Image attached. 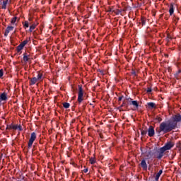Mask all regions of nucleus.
Instances as JSON below:
<instances>
[{"label":"nucleus","instance_id":"nucleus-1","mask_svg":"<svg viewBox=\"0 0 181 181\" xmlns=\"http://www.w3.org/2000/svg\"><path fill=\"white\" fill-rule=\"evenodd\" d=\"M173 129H176V122H171V120L163 122L160 124L158 134H160V132L168 134V132H170V131H173Z\"/></svg>","mask_w":181,"mask_h":181},{"label":"nucleus","instance_id":"nucleus-2","mask_svg":"<svg viewBox=\"0 0 181 181\" xmlns=\"http://www.w3.org/2000/svg\"><path fill=\"white\" fill-rule=\"evenodd\" d=\"M164 155H165V151H164V149L161 147V148H158V149L156 151V152L154 156H155V158H156L157 159H160L161 158H163V156H164Z\"/></svg>","mask_w":181,"mask_h":181},{"label":"nucleus","instance_id":"nucleus-3","mask_svg":"<svg viewBox=\"0 0 181 181\" xmlns=\"http://www.w3.org/2000/svg\"><path fill=\"white\" fill-rule=\"evenodd\" d=\"M36 140V133L33 132L31 134L30 140L28 141V148L30 149L32 148V146L33 145V142Z\"/></svg>","mask_w":181,"mask_h":181},{"label":"nucleus","instance_id":"nucleus-4","mask_svg":"<svg viewBox=\"0 0 181 181\" xmlns=\"http://www.w3.org/2000/svg\"><path fill=\"white\" fill-rule=\"evenodd\" d=\"M173 146H175V144L172 141H168L165 144L164 146L161 148L165 151V152H166V151H169L170 149H172Z\"/></svg>","mask_w":181,"mask_h":181},{"label":"nucleus","instance_id":"nucleus-5","mask_svg":"<svg viewBox=\"0 0 181 181\" xmlns=\"http://www.w3.org/2000/svg\"><path fill=\"white\" fill-rule=\"evenodd\" d=\"M42 75L39 74L37 77H34L33 78L30 79V85L33 86V84H36V83H37V81H40V80H42Z\"/></svg>","mask_w":181,"mask_h":181},{"label":"nucleus","instance_id":"nucleus-6","mask_svg":"<svg viewBox=\"0 0 181 181\" xmlns=\"http://www.w3.org/2000/svg\"><path fill=\"white\" fill-rule=\"evenodd\" d=\"M83 88L81 86H78V103H81L83 101Z\"/></svg>","mask_w":181,"mask_h":181},{"label":"nucleus","instance_id":"nucleus-7","mask_svg":"<svg viewBox=\"0 0 181 181\" xmlns=\"http://www.w3.org/2000/svg\"><path fill=\"white\" fill-rule=\"evenodd\" d=\"M181 121V115H176L173 119L171 120V122H175L176 124V128H177V122H180Z\"/></svg>","mask_w":181,"mask_h":181},{"label":"nucleus","instance_id":"nucleus-8","mask_svg":"<svg viewBox=\"0 0 181 181\" xmlns=\"http://www.w3.org/2000/svg\"><path fill=\"white\" fill-rule=\"evenodd\" d=\"M148 136H153L155 135V129H153V127L150 126L148 129Z\"/></svg>","mask_w":181,"mask_h":181},{"label":"nucleus","instance_id":"nucleus-9","mask_svg":"<svg viewBox=\"0 0 181 181\" xmlns=\"http://www.w3.org/2000/svg\"><path fill=\"white\" fill-rule=\"evenodd\" d=\"M141 166L144 170H147L148 169V165L146 164V160L145 159H143L141 162Z\"/></svg>","mask_w":181,"mask_h":181},{"label":"nucleus","instance_id":"nucleus-10","mask_svg":"<svg viewBox=\"0 0 181 181\" xmlns=\"http://www.w3.org/2000/svg\"><path fill=\"white\" fill-rule=\"evenodd\" d=\"M8 100V96L6 93H3L0 95V105H1V101H6Z\"/></svg>","mask_w":181,"mask_h":181},{"label":"nucleus","instance_id":"nucleus-11","mask_svg":"<svg viewBox=\"0 0 181 181\" xmlns=\"http://www.w3.org/2000/svg\"><path fill=\"white\" fill-rule=\"evenodd\" d=\"M145 156L146 159H151V158H153V153H152V151H146L145 153Z\"/></svg>","mask_w":181,"mask_h":181},{"label":"nucleus","instance_id":"nucleus-12","mask_svg":"<svg viewBox=\"0 0 181 181\" xmlns=\"http://www.w3.org/2000/svg\"><path fill=\"white\" fill-rule=\"evenodd\" d=\"M13 30V26H8L6 28V31L4 33V36H8L9 34V32H12Z\"/></svg>","mask_w":181,"mask_h":181},{"label":"nucleus","instance_id":"nucleus-13","mask_svg":"<svg viewBox=\"0 0 181 181\" xmlns=\"http://www.w3.org/2000/svg\"><path fill=\"white\" fill-rule=\"evenodd\" d=\"M175 12V6H173V4H171L170 6L169 13L170 15H173V13Z\"/></svg>","mask_w":181,"mask_h":181},{"label":"nucleus","instance_id":"nucleus-14","mask_svg":"<svg viewBox=\"0 0 181 181\" xmlns=\"http://www.w3.org/2000/svg\"><path fill=\"white\" fill-rule=\"evenodd\" d=\"M162 173H163V171L162 170H160L155 177V180H159V177H160V175H162Z\"/></svg>","mask_w":181,"mask_h":181},{"label":"nucleus","instance_id":"nucleus-15","mask_svg":"<svg viewBox=\"0 0 181 181\" xmlns=\"http://www.w3.org/2000/svg\"><path fill=\"white\" fill-rule=\"evenodd\" d=\"M8 4H9V1L8 0L4 1L2 4L1 9H6V5H8Z\"/></svg>","mask_w":181,"mask_h":181},{"label":"nucleus","instance_id":"nucleus-16","mask_svg":"<svg viewBox=\"0 0 181 181\" xmlns=\"http://www.w3.org/2000/svg\"><path fill=\"white\" fill-rule=\"evenodd\" d=\"M132 105L136 107V108H138L139 107V104H138V101H136V100L132 101Z\"/></svg>","mask_w":181,"mask_h":181},{"label":"nucleus","instance_id":"nucleus-17","mask_svg":"<svg viewBox=\"0 0 181 181\" xmlns=\"http://www.w3.org/2000/svg\"><path fill=\"white\" fill-rule=\"evenodd\" d=\"M23 59L26 63V62H28V60H29V56H28L26 54H24Z\"/></svg>","mask_w":181,"mask_h":181},{"label":"nucleus","instance_id":"nucleus-18","mask_svg":"<svg viewBox=\"0 0 181 181\" xmlns=\"http://www.w3.org/2000/svg\"><path fill=\"white\" fill-rule=\"evenodd\" d=\"M36 28V24H33L30 26V32H33Z\"/></svg>","mask_w":181,"mask_h":181},{"label":"nucleus","instance_id":"nucleus-19","mask_svg":"<svg viewBox=\"0 0 181 181\" xmlns=\"http://www.w3.org/2000/svg\"><path fill=\"white\" fill-rule=\"evenodd\" d=\"M149 108H155V103H147Z\"/></svg>","mask_w":181,"mask_h":181},{"label":"nucleus","instance_id":"nucleus-20","mask_svg":"<svg viewBox=\"0 0 181 181\" xmlns=\"http://www.w3.org/2000/svg\"><path fill=\"white\" fill-rule=\"evenodd\" d=\"M63 105L65 108H69L70 107V103H64Z\"/></svg>","mask_w":181,"mask_h":181},{"label":"nucleus","instance_id":"nucleus-21","mask_svg":"<svg viewBox=\"0 0 181 181\" xmlns=\"http://www.w3.org/2000/svg\"><path fill=\"white\" fill-rule=\"evenodd\" d=\"M90 163H91V165H94V163H95V159L91 158L90 159Z\"/></svg>","mask_w":181,"mask_h":181},{"label":"nucleus","instance_id":"nucleus-22","mask_svg":"<svg viewBox=\"0 0 181 181\" xmlns=\"http://www.w3.org/2000/svg\"><path fill=\"white\" fill-rule=\"evenodd\" d=\"M4 76V69H0V78Z\"/></svg>","mask_w":181,"mask_h":181},{"label":"nucleus","instance_id":"nucleus-23","mask_svg":"<svg viewBox=\"0 0 181 181\" xmlns=\"http://www.w3.org/2000/svg\"><path fill=\"white\" fill-rule=\"evenodd\" d=\"M146 134H148V132L145 131V130H141V135L143 136H144V135H146Z\"/></svg>","mask_w":181,"mask_h":181},{"label":"nucleus","instance_id":"nucleus-24","mask_svg":"<svg viewBox=\"0 0 181 181\" xmlns=\"http://www.w3.org/2000/svg\"><path fill=\"white\" fill-rule=\"evenodd\" d=\"M23 48L22 47H21V45H18L17 47V52H21V50H22Z\"/></svg>","mask_w":181,"mask_h":181},{"label":"nucleus","instance_id":"nucleus-25","mask_svg":"<svg viewBox=\"0 0 181 181\" xmlns=\"http://www.w3.org/2000/svg\"><path fill=\"white\" fill-rule=\"evenodd\" d=\"M24 26H25V28H29V23L28 21H25Z\"/></svg>","mask_w":181,"mask_h":181},{"label":"nucleus","instance_id":"nucleus-26","mask_svg":"<svg viewBox=\"0 0 181 181\" xmlns=\"http://www.w3.org/2000/svg\"><path fill=\"white\" fill-rule=\"evenodd\" d=\"M16 19H17L16 17L13 18L12 20H11V23H15V22H16Z\"/></svg>","mask_w":181,"mask_h":181},{"label":"nucleus","instance_id":"nucleus-27","mask_svg":"<svg viewBox=\"0 0 181 181\" xmlns=\"http://www.w3.org/2000/svg\"><path fill=\"white\" fill-rule=\"evenodd\" d=\"M18 125H13V126L12 127V129H18Z\"/></svg>","mask_w":181,"mask_h":181},{"label":"nucleus","instance_id":"nucleus-28","mask_svg":"<svg viewBox=\"0 0 181 181\" xmlns=\"http://www.w3.org/2000/svg\"><path fill=\"white\" fill-rule=\"evenodd\" d=\"M22 43L25 46V45H28V40H24Z\"/></svg>","mask_w":181,"mask_h":181},{"label":"nucleus","instance_id":"nucleus-29","mask_svg":"<svg viewBox=\"0 0 181 181\" xmlns=\"http://www.w3.org/2000/svg\"><path fill=\"white\" fill-rule=\"evenodd\" d=\"M151 92H152V89L151 88H148L147 93H151Z\"/></svg>","mask_w":181,"mask_h":181},{"label":"nucleus","instance_id":"nucleus-30","mask_svg":"<svg viewBox=\"0 0 181 181\" xmlns=\"http://www.w3.org/2000/svg\"><path fill=\"white\" fill-rule=\"evenodd\" d=\"M132 74L134 76H136V72L135 71H132Z\"/></svg>","mask_w":181,"mask_h":181},{"label":"nucleus","instance_id":"nucleus-31","mask_svg":"<svg viewBox=\"0 0 181 181\" xmlns=\"http://www.w3.org/2000/svg\"><path fill=\"white\" fill-rule=\"evenodd\" d=\"M84 173H87L88 172V168H86L83 170Z\"/></svg>","mask_w":181,"mask_h":181},{"label":"nucleus","instance_id":"nucleus-32","mask_svg":"<svg viewBox=\"0 0 181 181\" xmlns=\"http://www.w3.org/2000/svg\"><path fill=\"white\" fill-rule=\"evenodd\" d=\"M115 13L116 15H119V13H121V11L118 10Z\"/></svg>","mask_w":181,"mask_h":181},{"label":"nucleus","instance_id":"nucleus-33","mask_svg":"<svg viewBox=\"0 0 181 181\" xmlns=\"http://www.w3.org/2000/svg\"><path fill=\"white\" fill-rule=\"evenodd\" d=\"M21 47H22L23 49V47H25V45H23V43H21L20 45H19Z\"/></svg>","mask_w":181,"mask_h":181},{"label":"nucleus","instance_id":"nucleus-34","mask_svg":"<svg viewBox=\"0 0 181 181\" xmlns=\"http://www.w3.org/2000/svg\"><path fill=\"white\" fill-rule=\"evenodd\" d=\"M122 96H121V97H119V98H118V101H122Z\"/></svg>","mask_w":181,"mask_h":181},{"label":"nucleus","instance_id":"nucleus-35","mask_svg":"<svg viewBox=\"0 0 181 181\" xmlns=\"http://www.w3.org/2000/svg\"><path fill=\"white\" fill-rule=\"evenodd\" d=\"M18 129H19V131H22V127L18 126Z\"/></svg>","mask_w":181,"mask_h":181},{"label":"nucleus","instance_id":"nucleus-36","mask_svg":"<svg viewBox=\"0 0 181 181\" xmlns=\"http://www.w3.org/2000/svg\"><path fill=\"white\" fill-rule=\"evenodd\" d=\"M142 25H145V21H142Z\"/></svg>","mask_w":181,"mask_h":181}]
</instances>
